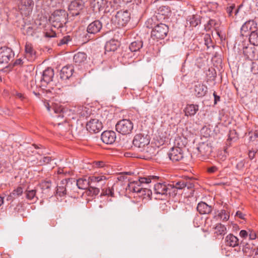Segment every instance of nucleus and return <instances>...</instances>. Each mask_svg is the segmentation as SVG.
Here are the masks:
<instances>
[{"label":"nucleus","instance_id":"f257e3e1","mask_svg":"<svg viewBox=\"0 0 258 258\" xmlns=\"http://www.w3.org/2000/svg\"><path fill=\"white\" fill-rule=\"evenodd\" d=\"M157 178V176H156L140 177L138 180L134 181L128 184V189L139 194L140 196L150 197L152 195V191L148 188V184L152 181H155Z\"/></svg>","mask_w":258,"mask_h":258},{"label":"nucleus","instance_id":"f03ea898","mask_svg":"<svg viewBox=\"0 0 258 258\" xmlns=\"http://www.w3.org/2000/svg\"><path fill=\"white\" fill-rule=\"evenodd\" d=\"M133 144L138 151L143 152L146 156H152L156 154V149L150 145L149 137L147 135L137 134L134 137Z\"/></svg>","mask_w":258,"mask_h":258},{"label":"nucleus","instance_id":"7ed1b4c3","mask_svg":"<svg viewBox=\"0 0 258 258\" xmlns=\"http://www.w3.org/2000/svg\"><path fill=\"white\" fill-rule=\"evenodd\" d=\"M68 15L64 10L55 11L50 17V21L51 22L52 25L57 28L62 27L67 22Z\"/></svg>","mask_w":258,"mask_h":258},{"label":"nucleus","instance_id":"20e7f679","mask_svg":"<svg viewBox=\"0 0 258 258\" xmlns=\"http://www.w3.org/2000/svg\"><path fill=\"white\" fill-rule=\"evenodd\" d=\"M168 27L165 24L159 23L155 26L151 32V37L153 39H162L168 32Z\"/></svg>","mask_w":258,"mask_h":258},{"label":"nucleus","instance_id":"39448f33","mask_svg":"<svg viewBox=\"0 0 258 258\" xmlns=\"http://www.w3.org/2000/svg\"><path fill=\"white\" fill-rule=\"evenodd\" d=\"M130 19V14L127 11H119L112 18V21L118 27L125 26Z\"/></svg>","mask_w":258,"mask_h":258},{"label":"nucleus","instance_id":"423d86ee","mask_svg":"<svg viewBox=\"0 0 258 258\" xmlns=\"http://www.w3.org/2000/svg\"><path fill=\"white\" fill-rule=\"evenodd\" d=\"M116 130L122 135L131 133L133 129V123L130 119H123L116 124Z\"/></svg>","mask_w":258,"mask_h":258},{"label":"nucleus","instance_id":"0eeeda50","mask_svg":"<svg viewBox=\"0 0 258 258\" xmlns=\"http://www.w3.org/2000/svg\"><path fill=\"white\" fill-rule=\"evenodd\" d=\"M175 188L170 184L165 182H158L154 184V190L155 194L161 195H169L171 196V190Z\"/></svg>","mask_w":258,"mask_h":258},{"label":"nucleus","instance_id":"6e6552de","mask_svg":"<svg viewBox=\"0 0 258 258\" xmlns=\"http://www.w3.org/2000/svg\"><path fill=\"white\" fill-rule=\"evenodd\" d=\"M14 56L12 49L8 47L0 48V64H8Z\"/></svg>","mask_w":258,"mask_h":258},{"label":"nucleus","instance_id":"1a4fd4ad","mask_svg":"<svg viewBox=\"0 0 258 258\" xmlns=\"http://www.w3.org/2000/svg\"><path fill=\"white\" fill-rule=\"evenodd\" d=\"M54 75V71L52 69L48 68L45 69L43 72L40 80V84L38 85L41 87H46L49 83L52 81Z\"/></svg>","mask_w":258,"mask_h":258},{"label":"nucleus","instance_id":"9d476101","mask_svg":"<svg viewBox=\"0 0 258 258\" xmlns=\"http://www.w3.org/2000/svg\"><path fill=\"white\" fill-rule=\"evenodd\" d=\"M86 128L91 133H98L103 128L102 123L98 119H91L86 124Z\"/></svg>","mask_w":258,"mask_h":258},{"label":"nucleus","instance_id":"9b49d317","mask_svg":"<svg viewBox=\"0 0 258 258\" xmlns=\"http://www.w3.org/2000/svg\"><path fill=\"white\" fill-rule=\"evenodd\" d=\"M84 8V3L82 0H75L71 2L69 6L70 14L73 16H78Z\"/></svg>","mask_w":258,"mask_h":258},{"label":"nucleus","instance_id":"f8f14e48","mask_svg":"<svg viewBox=\"0 0 258 258\" xmlns=\"http://www.w3.org/2000/svg\"><path fill=\"white\" fill-rule=\"evenodd\" d=\"M168 157L173 162L181 160L184 157L183 149L179 147H172L168 153Z\"/></svg>","mask_w":258,"mask_h":258},{"label":"nucleus","instance_id":"ddd939ff","mask_svg":"<svg viewBox=\"0 0 258 258\" xmlns=\"http://www.w3.org/2000/svg\"><path fill=\"white\" fill-rule=\"evenodd\" d=\"M102 28V24L99 20H95L91 23L87 27V35H94L99 32Z\"/></svg>","mask_w":258,"mask_h":258},{"label":"nucleus","instance_id":"4468645a","mask_svg":"<svg viewBox=\"0 0 258 258\" xmlns=\"http://www.w3.org/2000/svg\"><path fill=\"white\" fill-rule=\"evenodd\" d=\"M116 139V133L112 131H106L101 134V139L102 142L106 144H113Z\"/></svg>","mask_w":258,"mask_h":258},{"label":"nucleus","instance_id":"2eb2a0df","mask_svg":"<svg viewBox=\"0 0 258 258\" xmlns=\"http://www.w3.org/2000/svg\"><path fill=\"white\" fill-rule=\"evenodd\" d=\"M197 149L202 156L207 157L212 152V147L210 144L203 142L199 145Z\"/></svg>","mask_w":258,"mask_h":258},{"label":"nucleus","instance_id":"dca6fc26","mask_svg":"<svg viewBox=\"0 0 258 258\" xmlns=\"http://www.w3.org/2000/svg\"><path fill=\"white\" fill-rule=\"evenodd\" d=\"M74 72L73 67L68 65L63 67L60 72V78L62 80H68L73 75Z\"/></svg>","mask_w":258,"mask_h":258},{"label":"nucleus","instance_id":"f3484780","mask_svg":"<svg viewBox=\"0 0 258 258\" xmlns=\"http://www.w3.org/2000/svg\"><path fill=\"white\" fill-rule=\"evenodd\" d=\"M73 183L74 186H77L78 188L82 189H87L88 187H90L91 184L89 178L88 179L86 178H81L77 180L74 179Z\"/></svg>","mask_w":258,"mask_h":258},{"label":"nucleus","instance_id":"a211bd4d","mask_svg":"<svg viewBox=\"0 0 258 258\" xmlns=\"http://www.w3.org/2000/svg\"><path fill=\"white\" fill-rule=\"evenodd\" d=\"M87 59V55L85 52H78L75 54L73 60L76 66H81L84 64Z\"/></svg>","mask_w":258,"mask_h":258},{"label":"nucleus","instance_id":"6ab92c4d","mask_svg":"<svg viewBox=\"0 0 258 258\" xmlns=\"http://www.w3.org/2000/svg\"><path fill=\"white\" fill-rule=\"evenodd\" d=\"M257 27V24L253 20H249L243 24L241 28L242 35H244L243 33H246L248 31H255L254 29Z\"/></svg>","mask_w":258,"mask_h":258},{"label":"nucleus","instance_id":"aec40b11","mask_svg":"<svg viewBox=\"0 0 258 258\" xmlns=\"http://www.w3.org/2000/svg\"><path fill=\"white\" fill-rule=\"evenodd\" d=\"M25 57L28 60L32 61L36 57V52L31 43H26L25 45Z\"/></svg>","mask_w":258,"mask_h":258},{"label":"nucleus","instance_id":"412c9836","mask_svg":"<svg viewBox=\"0 0 258 258\" xmlns=\"http://www.w3.org/2000/svg\"><path fill=\"white\" fill-rule=\"evenodd\" d=\"M195 95L198 97L204 96L207 92V87L203 84H198L195 86Z\"/></svg>","mask_w":258,"mask_h":258},{"label":"nucleus","instance_id":"4be33fe9","mask_svg":"<svg viewBox=\"0 0 258 258\" xmlns=\"http://www.w3.org/2000/svg\"><path fill=\"white\" fill-rule=\"evenodd\" d=\"M197 209L201 214H208L212 211V207L205 202H201L198 204Z\"/></svg>","mask_w":258,"mask_h":258},{"label":"nucleus","instance_id":"5701e85b","mask_svg":"<svg viewBox=\"0 0 258 258\" xmlns=\"http://www.w3.org/2000/svg\"><path fill=\"white\" fill-rule=\"evenodd\" d=\"M225 243L226 245L236 247L239 245V239L233 234H229L225 237Z\"/></svg>","mask_w":258,"mask_h":258},{"label":"nucleus","instance_id":"b1692460","mask_svg":"<svg viewBox=\"0 0 258 258\" xmlns=\"http://www.w3.org/2000/svg\"><path fill=\"white\" fill-rule=\"evenodd\" d=\"M89 179L90 180L91 184L93 183H97L100 185L105 184L107 180L106 177L102 174L93 175L89 177Z\"/></svg>","mask_w":258,"mask_h":258},{"label":"nucleus","instance_id":"393cba45","mask_svg":"<svg viewBox=\"0 0 258 258\" xmlns=\"http://www.w3.org/2000/svg\"><path fill=\"white\" fill-rule=\"evenodd\" d=\"M170 185L175 188L174 190H171V196H175L177 194V189H182L186 187L185 181L183 180L177 181L175 184H170Z\"/></svg>","mask_w":258,"mask_h":258},{"label":"nucleus","instance_id":"a878e982","mask_svg":"<svg viewBox=\"0 0 258 258\" xmlns=\"http://www.w3.org/2000/svg\"><path fill=\"white\" fill-rule=\"evenodd\" d=\"M143 45L142 40H136L132 42L129 46V48L132 52H136L139 51Z\"/></svg>","mask_w":258,"mask_h":258},{"label":"nucleus","instance_id":"bb28decb","mask_svg":"<svg viewBox=\"0 0 258 258\" xmlns=\"http://www.w3.org/2000/svg\"><path fill=\"white\" fill-rule=\"evenodd\" d=\"M214 229L215 233L217 235H224L227 232L226 227L221 223L217 224Z\"/></svg>","mask_w":258,"mask_h":258},{"label":"nucleus","instance_id":"cd10ccee","mask_svg":"<svg viewBox=\"0 0 258 258\" xmlns=\"http://www.w3.org/2000/svg\"><path fill=\"white\" fill-rule=\"evenodd\" d=\"M229 213L226 212L225 210H221L218 212V214L215 216V218L223 221H227L229 219Z\"/></svg>","mask_w":258,"mask_h":258},{"label":"nucleus","instance_id":"c85d7f7f","mask_svg":"<svg viewBox=\"0 0 258 258\" xmlns=\"http://www.w3.org/2000/svg\"><path fill=\"white\" fill-rule=\"evenodd\" d=\"M158 11V12L156 15H158V17H159L160 15L164 16V19L171 13L170 9L167 6L160 7Z\"/></svg>","mask_w":258,"mask_h":258},{"label":"nucleus","instance_id":"c756f323","mask_svg":"<svg viewBox=\"0 0 258 258\" xmlns=\"http://www.w3.org/2000/svg\"><path fill=\"white\" fill-rule=\"evenodd\" d=\"M249 40L251 44L255 46H258V29L251 32Z\"/></svg>","mask_w":258,"mask_h":258},{"label":"nucleus","instance_id":"7c9ffc66","mask_svg":"<svg viewBox=\"0 0 258 258\" xmlns=\"http://www.w3.org/2000/svg\"><path fill=\"white\" fill-rule=\"evenodd\" d=\"M158 19V15L153 16L151 18H149L147 20L146 22V25L147 27L149 28H152V29L154 28L155 26L157 24H159V23H157V21Z\"/></svg>","mask_w":258,"mask_h":258},{"label":"nucleus","instance_id":"2f4dec72","mask_svg":"<svg viewBox=\"0 0 258 258\" xmlns=\"http://www.w3.org/2000/svg\"><path fill=\"white\" fill-rule=\"evenodd\" d=\"M74 181L73 178H68L62 180V184H65L67 192L68 190H72L76 186H74L73 182Z\"/></svg>","mask_w":258,"mask_h":258},{"label":"nucleus","instance_id":"473e14b6","mask_svg":"<svg viewBox=\"0 0 258 258\" xmlns=\"http://www.w3.org/2000/svg\"><path fill=\"white\" fill-rule=\"evenodd\" d=\"M36 192L35 189L27 190L26 191V198L29 200L36 201L38 200V198L36 196Z\"/></svg>","mask_w":258,"mask_h":258},{"label":"nucleus","instance_id":"72a5a7b5","mask_svg":"<svg viewBox=\"0 0 258 258\" xmlns=\"http://www.w3.org/2000/svg\"><path fill=\"white\" fill-rule=\"evenodd\" d=\"M56 194L60 197L63 196L67 194L65 184H62V180L58 185L56 189Z\"/></svg>","mask_w":258,"mask_h":258},{"label":"nucleus","instance_id":"f704fd0d","mask_svg":"<svg viewBox=\"0 0 258 258\" xmlns=\"http://www.w3.org/2000/svg\"><path fill=\"white\" fill-rule=\"evenodd\" d=\"M117 48V45L113 40L107 42L105 45V50L107 51H114Z\"/></svg>","mask_w":258,"mask_h":258},{"label":"nucleus","instance_id":"c9c22d12","mask_svg":"<svg viewBox=\"0 0 258 258\" xmlns=\"http://www.w3.org/2000/svg\"><path fill=\"white\" fill-rule=\"evenodd\" d=\"M199 110L198 105L194 104H188L185 108L184 113H196Z\"/></svg>","mask_w":258,"mask_h":258},{"label":"nucleus","instance_id":"e433bc0d","mask_svg":"<svg viewBox=\"0 0 258 258\" xmlns=\"http://www.w3.org/2000/svg\"><path fill=\"white\" fill-rule=\"evenodd\" d=\"M243 53L248 58L251 59L254 57V51L252 48H248L247 47L244 48Z\"/></svg>","mask_w":258,"mask_h":258},{"label":"nucleus","instance_id":"4c0bfd02","mask_svg":"<svg viewBox=\"0 0 258 258\" xmlns=\"http://www.w3.org/2000/svg\"><path fill=\"white\" fill-rule=\"evenodd\" d=\"M23 192V188L21 187H18L14 190L11 195L8 197L7 200L11 199V198H15L16 197L21 196Z\"/></svg>","mask_w":258,"mask_h":258},{"label":"nucleus","instance_id":"58836bf2","mask_svg":"<svg viewBox=\"0 0 258 258\" xmlns=\"http://www.w3.org/2000/svg\"><path fill=\"white\" fill-rule=\"evenodd\" d=\"M51 182L49 181H44L40 184V186L44 193H47L51 187Z\"/></svg>","mask_w":258,"mask_h":258},{"label":"nucleus","instance_id":"ea45409f","mask_svg":"<svg viewBox=\"0 0 258 258\" xmlns=\"http://www.w3.org/2000/svg\"><path fill=\"white\" fill-rule=\"evenodd\" d=\"M188 21L190 26L192 27H196L200 23V20L199 19V17L196 15H193L190 17L188 19Z\"/></svg>","mask_w":258,"mask_h":258},{"label":"nucleus","instance_id":"a19ab883","mask_svg":"<svg viewBox=\"0 0 258 258\" xmlns=\"http://www.w3.org/2000/svg\"><path fill=\"white\" fill-rule=\"evenodd\" d=\"M95 5L100 11L103 9L107 5V0H95Z\"/></svg>","mask_w":258,"mask_h":258},{"label":"nucleus","instance_id":"79ce46f5","mask_svg":"<svg viewBox=\"0 0 258 258\" xmlns=\"http://www.w3.org/2000/svg\"><path fill=\"white\" fill-rule=\"evenodd\" d=\"M238 138V135L235 130H230L228 134V140L235 141Z\"/></svg>","mask_w":258,"mask_h":258},{"label":"nucleus","instance_id":"37998d69","mask_svg":"<svg viewBox=\"0 0 258 258\" xmlns=\"http://www.w3.org/2000/svg\"><path fill=\"white\" fill-rule=\"evenodd\" d=\"M109 196L110 197L114 196V189L112 187H109L107 188L102 189L101 195Z\"/></svg>","mask_w":258,"mask_h":258},{"label":"nucleus","instance_id":"c03bdc74","mask_svg":"<svg viewBox=\"0 0 258 258\" xmlns=\"http://www.w3.org/2000/svg\"><path fill=\"white\" fill-rule=\"evenodd\" d=\"M201 132L202 134L204 135V136L205 137H208L210 136L211 131L210 128H209L207 126H204L201 130Z\"/></svg>","mask_w":258,"mask_h":258},{"label":"nucleus","instance_id":"a18cd8bd","mask_svg":"<svg viewBox=\"0 0 258 258\" xmlns=\"http://www.w3.org/2000/svg\"><path fill=\"white\" fill-rule=\"evenodd\" d=\"M71 40L70 36H66L61 39L58 43V45H62L63 44H67L69 41Z\"/></svg>","mask_w":258,"mask_h":258},{"label":"nucleus","instance_id":"49530a36","mask_svg":"<svg viewBox=\"0 0 258 258\" xmlns=\"http://www.w3.org/2000/svg\"><path fill=\"white\" fill-rule=\"evenodd\" d=\"M52 160L51 157L44 156L40 159V162L43 164H48Z\"/></svg>","mask_w":258,"mask_h":258},{"label":"nucleus","instance_id":"de8ad7c7","mask_svg":"<svg viewBox=\"0 0 258 258\" xmlns=\"http://www.w3.org/2000/svg\"><path fill=\"white\" fill-rule=\"evenodd\" d=\"M246 216V215L245 214L243 213L240 211H237L235 215V217L238 218L242 220H245Z\"/></svg>","mask_w":258,"mask_h":258},{"label":"nucleus","instance_id":"09e8293b","mask_svg":"<svg viewBox=\"0 0 258 258\" xmlns=\"http://www.w3.org/2000/svg\"><path fill=\"white\" fill-rule=\"evenodd\" d=\"M220 167L219 166H212L208 168V171L209 173H213L216 172L217 171H218Z\"/></svg>","mask_w":258,"mask_h":258},{"label":"nucleus","instance_id":"8fccbe9b","mask_svg":"<svg viewBox=\"0 0 258 258\" xmlns=\"http://www.w3.org/2000/svg\"><path fill=\"white\" fill-rule=\"evenodd\" d=\"M185 183L187 189H192L194 187V183L191 180L185 181Z\"/></svg>","mask_w":258,"mask_h":258},{"label":"nucleus","instance_id":"3c124183","mask_svg":"<svg viewBox=\"0 0 258 258\" xmlns=\"http://www.w3.org/2000/svg\"><path fill=\"white\" fill-rule=\"evenodd\" d=\"M93 164V166L96 167H104L105 165V163L103 161H95Z\"/></svg>","mask_w":258,"mask_h":258},{"label":"nucleus","instance_id":"603ef678","mask_svg":"<svg viewBox=\"0 0 258 258\" xmlns=\"http://www.w3.org/2000/svg\"><path fill=\"white\" fill-rule=\"evenodd\" d=\"M256 71H258V64L256 62H253L251 67V71L254 74L258 73Z\"/></svg>","mask_w":258,"mask_h":258},{"label":"nucleus","instance_id":"864d4df0","mask_svg":"<svg viewBox=\"0 0 258 258\" xmlns=\"http://www.w3.org/2000/svg\"><path fill=\"white\" fill-rule=\"evenodd\" d=\"M239 235L241 237L245 238L248 236V233L246 230H242L239 232Z\"/></svg>","mask_w":258,"mask_h":258},{"label":"nucleus","instance_id":"5fc2aeb1","mask_svg":"<svg viewBox=\"0 0 258 258\" xmlns=\"http://www.w3.org/2000/svg\"><path fill=\"white\" fill-rule=\"evenodd\" d=\"M89 190L91 191L92 190H94V194L95 195H98L99 192V189L97 187H94L92 186L91 185L89 187Z\"/></svg>","mask_w":258,"mask_h":258},{"label":"nucleus","instance_id":"6e6d98bb","mask_svg":"<svg viewBox=\"0 0 258 258\" xmlns=\"http://www.w3.org/2000/svg\"><path fill=\"white\" fill-rule=\"evenodd\" d=\"M249 237L250 239H254L256 237V233L254 231H250L249 234Z\"/></svg>","mask_w":258,"mask_h":258},{"label":"nucleus","instance_id":"4d7b16f0","mask_svg":"<svg viewBox=\"0 0 258 258\" xmlns=\"http://www.w3.org/2000/svg\"><path fill=\"white\" fill-rule=\"evenodd\" d=\"M23 63V59L21 58H18L15 60L14 63V66L21 65Z\"/></svg>","mask_w":258,"mask_h":258},{"label":"nucleus","instance_id":"13d9d810","mask_svg":"<svg viewBox=\"0 0 258 258\" xmlns=\"http://www.w3.org/2000/svg\"><path fill=\"white\" fill-rule=\"evenodd\" d=\"M256 152H254V151H249L248 153V156L250 159H253L255 157V154Z\"/></svg>","mask_w":258,"mask_h":258},{"label":"nucleus","instance_id":"bf43d9fd","mask_svg":"<svg viewBox=\"0 0 258 258\" xmlns=\"http://www.w3.org/2000/svg\"><path fill=\"white\" fill-rule=\"evenodd\" d=\"M234 8H235L234 6H231L229 7H227V12L230 16L232 14L233 10L234 9Z\"/></svg>","mask_w":258,"mask_h":258},{"label":"nucleus","instance_id":"052dcab7","mask_svg":"<svg viewBox=\"0 0 258 258\" xmlns=\"http://www.w3.org/2000/svg\"><path fill=\"white\" fill-rule=\"evenodd\" d=\"M213 95L214 96V101L215 104L217 103L218 101L220 100V97L218 95H217L215 93V92L214 93Z\"/></svg>","mask_w":258,"mask_h":258},{"label":"nucleus","instance_id":"680f3d73","mask_svg":"<svg viewBox=\"0 0 258 258\" xmlns=\"http://www.w3.org/2000/svg\"><path fill=\"white\" fill-rule=\"evenodd\" d=\"M219 115L218 117L219 120H222V119H225V118H226V116H225L224 114L221 113V114H219Z\"/></svg>","mask_w":258,"mask_h":258},{"label":"nucleus","instance_id":"e2e57ef3","mask_svg":"<svg viewBox=\"0 0 258 258\" xmlns=\"http://www.w3.org/2000/svg\"><path fill=\"white\" fill-rule=\"evenodd\" d=\"M16 96H17V97L18 98H19L21 99V100H23V99L24 98V96H23V94H21V93H16Z\"/></svg>","mask_w":258,"mask_h":258},{"label":"nucleus","instance_id":"0e129e2a","mask_svg":"<svg viewBox=\"0 0 258 258\" xmlns=\"http://www.w3.org/2000/svg\"><path fill=\"white\" fill-rule=\"evenodd\" d=\"M214 24H215V22L213 20H209V21L208 22V25H212Z\"/></svg>","mask_w":258,"mask_h":258},{"label":"nucleus","instance_id":"69168bd1","mask_svg":"<svg viewBox=\"0 0 258 258\" xmlns=\"http://www.w3.org/2000/svg\"><path fill=\"white\" fill-rule=\"evenodd\" d=\"M254 256H255V258H258V249H257L254 253Z\"/></svg>","mask_w":258,"mask_h":258},{"label":"nucleus","instance_id":"338daca9","mask_svg":"<svg viewBox=\"0 0 258 258\" xmlns=\"http://www.w3.org/2000/svg\"><path fill=\"white\" fill-rule=\"evenodd\" d=\"M86 109H87L86 107L83 108L82 112H83L84 113H88V110H87Z\"/></svg>","mask_w":258,"mask_h":258},{"label":"nucleus","instance_id":"774afa93","mask_svg":"<svg viewBox=\"0 0 258 258\" xmlns=\"http://www.w3.org/2000/svg\"><path fill=\"white\" fill-rule=\"evenodd\" d=\"M254 137L255 138H258V132L256 131L255 133H254Z\"/></svg>","mask_w":258,"mask_h":258}]
</instances>
